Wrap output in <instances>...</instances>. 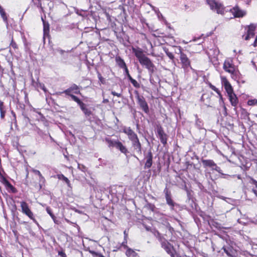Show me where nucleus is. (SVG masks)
<instances>
[{
    "instance_id": "nucleus-34",
    "label": "nucleus",
    "mask_w": 257,
    "mask_h": 257,
    "mask_svg": "<svg viewBox=\"0 0 257 257\" xmlns=\"http://www.w3.org/2000/svg\"><path fill=\"white\" fill-rule=\"evenodd\" d=\"M85 114L87 116H89L91 114V111L87 108L83 111Z\"/></svg>"
},
{
    "instance_id": "nucleus-42",
    "label": "nucleus",
    "mask_w": 257,
    "mask_h": 257,
    "mask_svg": "<svg viewBox=\"0 0 257 257\" xmlns=\"http://www.w3.org/2000/svg\"><path fill=\"white\" fill-rule=\"evenodd\" d=\"M41 88L43 90L44 92H46L47 91V90L44 84L41 85Z\"/></svg>"
},
{
    "instance_id": "nucleus-29",
    "label": "nucleus",
    "mask_w": 257,
    "mask_h": 257,
    "mask_svg": "<svg viewBox=\"0 0 257 257\" xmlns=\"http://www.w3.org/2000/svg\"><path fill=\"white\" fill-rule=\"evenodd\" d=\"M134 87L139 88L140 87V84L134 79L131 81Z\"/></svg>"
},
{
    "instance_id": "nucleus-54",
    "label": "nucleus",
    "mask_w": 257,
    "mask_h": 257,
    "mask_svg": "<svg viewBox=\"0 0 257 257\" xmlns=\"http://www.w3.org/2000/svg\"><path fill=\"white\" fill-rule=\"evenodd\" d=\"M61 254L62 256H64L65 255V253H62Z\"/></svg>"
},
{
    "instance_id": "nucleus-13",
    "label": "nucleus",
    "mask_w": 257,
    "mask_h": 257,
    "mask_svg": "<svg viewBox=\"0 0 257 257\" xmlns=\"http://www.w3.org/2000/svg\"><path fill=\"white\" fill-rule=\"evenodd\" d=\"M71 92H73L76 94L80 93L78 87L76 84L72 85L71 87L64 91V93L68 95H72L71 94Z\"/></svg>"
},
{
    "instance_id": "nucleus-14",
    "label": "nucleus",
    "mask_w": 257,
    "mask_h": 257,
    "mask_svg": "<svg viewBox=\"0 0 257 257\" xmlns=\"http://www.w3.org/2000/svg\"><path fill=\"white\" fill-rule=\"evenodd\" d=\"M255 30V27L253 25H250L248 27L247 32V35L245 37V40H248L251 38H252L254 36V31Z\"/></svg>"
},
{
    "instance_id": "nucleus-57",
    "label": "nucleus",
    "mask_w": 257,
    "mask_h": 257,
    "mask_svg": "<svg viewBox=\"0 0 257 257\" xmlns=\"http://www.w3.org/2000/svg\"><path fill=\"white\" fill-rule=\"evenodd\" d=\"M233 52H234V53H236V50H233Z\"/></svg>"
},
{
    "instance_id": "nucleus-33",
    "label": "nucleus",
    "mask_w": 257,
    "mask_h": 257,
    "mask_svg": "<svg viewBox=\"0 0 257 257\" xmlns=\"http://www.w3.org/2000/svg\"><path fill=\"white\" fill-rule=\"evenodd\" d=\"M176 53L180 54L181 55V53H183L182 52V50L181 47L179 46L177 47V50L175 51Z\"/></svg>"
},
{
    "instance_id": "nucleus-37",
    "label": "nucleus",
    "mask_w": 257,
    "mask_h": 257,
    "mask_svg": "<svg viewBox=\"0 0 257 257\" xmlns=\"http://www.w3.org/2000/svg\"><path fill=\"white\" fill-rule=\"evenodd\" d=\"M5 110V106L4 105V102L0 100V111H4Z\"/></svg>"
},
{
    "instance_id": "nucleus-25",
    "label": "nucleus",
    "mask_w": 257,
    "mask_h": 257,
    "mask_svg": "<svg viewBox=\"0 0 257 257\" xmlns=\"http://www.w3.org/2000/svg\"><path fill=\"white\" fill-rule=\"evenodd\" d=\"M39 176L40 177V178H39V182H40L39 185H40V188H41L42 186V185H43L45 183V179L44 177L42 176V174H41V175H40Z\"/></svg>"
},
{
    "instance_id": "nucleus-38",
    "label": "nucleus",
    "mask_w": 257,
    "mask_h": 257,
    "mask_svg": "<svg viewBox=\"0 0 257 257\" xmlns=\"http://www.w3.org/2000/svg\"><path fill=\"white\" fill-rule=\"evenodd\" d=\"M79 105L80 106V107L81 109L82 110V111H83L84 109L86 108V107L85 106L84 103L82 102H81V103H80L79 104Z\"/></svg>"
},
{
    "instance_id": "nucleus-55",
    "label": "nucleus",
    "mask_w": 257,
    "mask_h": 257,
    "mask_svg": "<svg viewBox=\"0 0 257 257\" xmlns=\"http://www.w3.org/2000/svg\"><path fill=\"white\" fill-rule=\"evenodd\" d=\"M224 251H225L227 253H228L227 251L226 250V249H224Z\"/></svg>"
},
{
    "instance_id": "nucleus-36",
    "label": "nucleus",
    "mask_w": 257,
    "mask_h": 257,
    "mask_svg": "<svg viewBox=\"0 0 257 257\" xmlns=\"http://www.w3.org/2000/svg\"><path fill=\"white\" fill-rule=\"evenodd\" d=\"M10 45L14 49H17L18 48L17 44L13 41V39L12 40Z\"/></svg>"
},
{
    "instance_id": "nucleus-2",
    "label": "nucleus",
    "mask_w": 257,
    "mask_h": 257,
    "mask_svg": "<svg viewBox=\"0 0 257 257\" xmlns=\"http://www.w3.org/2000/svg\"><path fill=\"white\" fill-rule=\"evenodd\" d=\"M223 68L226 72H227L231 74L233 79L236 80L237 81H239L240 80V74L238 71L235 70L232 60H226L223 63Z\"/></svg>"
},
{
    "instance_id": "nucleus-43",
    "label": "nucleus",
    "mask_w": 257,
    "mask_h": 257,
    "mask_svg": "<svg viewBox=\"0 0 257 257\" xmlns=\"http://www.w3.org/2000/svg\"><path fill=\"white\" fill-rule=\"evenodd\" d=\"M123 69L124 70L125 74L126 75V76H127L128 74H130V73H129V71H128V70L127 67H126L125 68H124Z\"/></svg>"
},
{
    "instance_id": "nucleus-19",
    "label": "nucleus",
    "mask_w": 257,
    "mask_h": 257,
    "mask_svg": "<svg viewBox=\"0 0 257 257\" xmlns=\"http://www.w3.org/2000/svg\"><path fill=\"white\" fill-rule=\"evenodd\" d=\"M231 11L235 17H240L244 15L243 12L239 10L237 7L233 8Z\"/></svg>"
},
{
    "instance_id": "nucleus-41",
    "label": "nucleus",
    "mask_w": 257,
    "mask_h": 257,
    "mask_svg": "<svg viewBox=\"0 0 257 257\" xmlns=\"http://www.w3.org/2000/svg\"><path fill=\"white\" fill-rule=\"evenodd\" d=\"M111 94L112 95H114V96H117V97H120L121 96V94L120 93H116L115 91H111Z\"/></svg>"
},
{
    "instance_id": "nucleus-10",
    "label": "nucleus",
    "mask_w": 257,
    "mask_h": 257,
    "mask_svg": "<svg viewBox=\"0 0 257 257\" xmlns=\"http://www.w3.org/2000/svg\"><path fill=\"white\" fill-rule=\"evenodd\" d=\"M123 132L128 136V139L132 142L138 139L137 134L130 127L123 128Z\"/></svg>"
},
{
    "instance_id": "nucleus-31",
    "label": "nucleus",
    "mask_w": 257,
    "mask_h": 257,
    "mask_svg": "<svg viewBox=\"0 0 257 257\" xmlns=\"http://www.w3.org/2000/svg\"><path fill=\"white\" fill-rule=\"evenodd\" d=\"M126 243H127V239H126V235L125 236L124 241L122 242L121 245L122 246L124 247V248H126V249H127V248L129 247L127 246Z\"/></svg>"
},
{
    "instance_id": "nucleus-15",
    "label": "nucleus",
    "mask_w": 257,
    "mask_h": 257,
    "mask_svg": "<svg viewBox=\"0 0 257 257\" xmlns=\"http://www.w3.org/2000/svg\"><path fill=\"white\" fill-rule=\"evenodd\" d=\"M146 162L145 165V168H150L152 165L153 162V154L151 151H150L146 157Z\"/></svg>"
},
{
    "instance_id": "nucleus-9",
    "label": "nucleus",
    "mask_w": 257,
    "mask_h": 257,
    "mask_svg": "<svg viewBox=\"0 0 257 257\" xmlns=\"http://www.w3.org/2000/svg\"><path fill=\"white\" fill-rule=\"evenodd\" d=\"M202 163L204 167H209L212 168V170H214L220 173L221 169L212 160H202Z\"/></svg>"
},
{
    "instance_id": "nucleus-53",
    "label": "nucleus",
    "mask_w": 257,
    "mask_h": 257,
    "mask_svg": "<svg viewBox=\"0 0 257 257\" xmlns=\"http://www.w3.org/2000/svg\"><path fill=\"white\" fill-rule=\"evenodd\" d=\"M55 223H57V222L56 220V217H55V221H54Z\"/></svg>"
},
{
    "instance_id": "nucleus-26",
    "label": "nucleus",
    "mask_w": 257,
    "mask_h": 257,
    "mask_svg": "<svg viewBox=\"0 0 257 257\" xmlns=\"http://www.w3.org/2000/svg\"><path fill=\"white\" fill-rule=\"evenodd\" d=\"M165 52L167 56L170 59L173 60L174 58V55L172 53L169 52L168 49H165Z\"/></svg>"
},
{
    "instance_id": "nucleus-58",
    "label": "nucleus",
    "mask_w": 257,
    "mask_h": 257,
    "mask_svg": "<svg viewBox=\"0 0 257 257\" xmlns=\"http://www.w3.org/2000/svg\"><path fill=\"white\" fill-rule=\"evenodd\" d=\"M241 82H242V83H244V81H241Z\"/></svg>"
},
{
    "instance_id": "nucleus-39",
    "label": "nucleus",
    "mask_w": 257,
    "mask_h": 257,
    "mask_svg": "<svg viewBox=\"0 0 257 257\" xmlns=\"http://www.w3.org/2000/svg\"><path fill=\"white\" fill-rule=\"evenodd\" d=\"M32 172L38 176H40L41 174V172L39 170L33 169Z\"/></svg>"
},
{
    "instance_id": "nucleus-32",
    "label": "nucleus",
    "mask_w": 257,
    "mask_h": 257,
    "mask_svg": "<svg viewBox=\"0 0 257 257\" xmlns=\"http://www.w3.org/2000/svg\"><path fill=\"white\" fill-rule=\"evenodd\" d=\"M0 14H1V16L2 17L3 19L4 20V21L5 22H7L8 19H7V17L5 12L4 11V12H3L2 13H1Z\"/></svg>"
},
{
    "instance_id": "nucleus-27",
    "label": "nucleus",
    "mask_w": 257,
    "mask_h": 257,
    "mask_svg": "<svg viewBox=\"0 0 257 257\" xmlns=\"http://www.w3.org/2000/svg\"><path fill=\"white\" fill-rule=\"evenodd\" d=\"M69 96L74 101L76 102L78 105L82 102L77 97L74 95H70Z\"/></svg>"
},
{
    "instance_id": "nucleus-16",
    "label": "nucleus",
    "mask_w": 257,
    "mask_h": 257,
    "mask_svg": "<svg viewBox=\"0 0 257 257\" xmlns=\"http://www.w3.org/2000/svg\"><path fill=\"white\" fill-rule=\"evenodd\" d=\"M228 96L231 105L236 106L238 103V99L235 93L233 92L230 94H228Z\"/></svg>"
},
{
    "instance_id": "nucleus-35",
    "label": "nucleus",
    "mask_w": 257,
    "mask_h": 257,
    "mask_svg": "<svg viewBox=\"0 0 257 257\" xmlns=\"http://www.w3.org/2000/svg\"><path fill=\"white\" fill-rule=\"evenodd\" d=\"M250 183L254 184L255 187L257 188V181H256L255 179H254L252 177H250Z\"/></svg>"
},
{
    "instance_id": "nucleus-56",
    "label": "nucleus",
    "mask_w": 257,
    "mask_h": 257,
    "mask_svg": "<svg viewBox=\"0 0 257 257\" xmlns=\"http://www.w3.org/2000/svg\"><path fill=\"white\" fill-rule=\"evenodd\" d=\"M100 257H104L103 255H101Z\"/></svg>"
},
{
    "instance_id": "nucleus-50",
    "label": "nucleus",
    "mask_w": 257,
    "mask_h": 257,
    "mask_svg": "<svg viewBox=\"0 0 257 257\" xmlns=\"http://www.w3.org/2000/svg\"><path fill=\"white\" fill-rule=\"evenodd\" d=\"M4 181L7 183H8V181L4 178H3Z\"/></svg>"
},
{
    "instance_id": "nucleus-4",
    "label": "nucleus",
    "mask_w": 257,
    "mask_h": 257,
    "mask_svg": "<svg viewBox=\"0 0 257 257\" xmlns=\"http://www.w3.org/2000/svg\"><path fill=\"white\" fill-rule=\"evenodd\" d=\"M207 4L212 10L216 11L217 14L224 13V9L222 5L216 0H206Z\"/></svg>"
},
{
    "instance_id": "nucleus-1",
    "label": "nucleus",
    "mask_w": 257,
    "mask_h": 257,
    "mask_svg": "<svg viewBox=\"0 0 257 257\" xmlns=\"http://www.w3.org/2000/svg\"><path fill=\"white\" fill-rule=\"evenodd\" d=\"M132 51L136 57L138 58L140 64L145 66L149 72L153 73L154 72L155 65L151 59L146 56L142 50L140 48L136 49L133 48Z\"/></svg>"
},
{
    "instance_id": "nucleus-47",
    "label": "nucleus",
    "mask_w": 257,
    "mask_h": 257,
    "mask_svg": "<svg viewBox=\"0 0 257 257\" xmlns=\"http://www.w3.org/2000/svg\"><path fill=\"white\" fill-rule=\"evenodd\" d=\"M210 87L212 88V89H213V90H214L216 91V87H215L214 86H213V85H211Z\"/></svg>"
},
{
    "instance_id": "nucleus-44",
    "label": "nucleus",
    "mask_w": 257,
    "mask_h": 257,
    "mask_svg": "<svg viewBox=\"0 0 257 257\" xmlns=\"http://www.w3.org/2000/svg\"><path fill=\"white\" fill-rule=\"evenodd\" d=\"M150 6L152 8V9L156 12H157V11H158V10L157 8H156L155 7L153 6L152 5H150Z\"/></svg>"
},
{
    "instance_id": "nucleus-6",
    "label": "nucleus",
    "mask_w": 257,
    "mask_h": 257,
    "mask_svg": "<svg viewBox=\"0 0 257 257\" xmlns=\"http://www.w3.org/2000/svg\"><path fill=\"white\" fill-rule=\"evenodd\" d=\"M180 59L182 68L184 69L185 72H188L189 69L191 68L190 61L189 58L187 57L186 54L181 53V55L180 56Z\"/></svg>"
},
{
    "instance_id": "nucleus-3",
    "label": "nucleus",
    "mask_w": 257,
    "mask_h": 257,
    "mask_svg": "<svg viewBox=\"0 0 257 257\" xmlns=\"http://www.w3.org/2000/svg\"><path fill=\"white\" fill-rule=\"evenodd\" d=\"M20 205L22 213L27 215L30 219L32 220L35 223H37V221L35 218L34 213L31 210L28 203L25 201H21L20 202Z\"/></svg>"
},
{
    "instance_id": "nucleus-22",
    "label": "nucleus",
    "mask_w": 257,
    "mask_h": 257,
    "mask_svg": "<svg viewBox=\"0 0 257 257\" xmlns=\"http://www.w3.org/2000/svg\"><path fill=\"white\" fill-rule=\"evenodd\" d=\"M42 20L43 22V30L44 36L48 35L49 31V25L48 23H46L42 18Z\"/></svg>"
},
{
    "instance_id": "nucleus-20",
    "label": "nucleus",
    "mask_w": 257,
    "mask_h": 257,
    "mask_svg": "<svg viewBox=\"0 0 257 257\" xmlns=\"http://www.w3.org/2000/svg\"><path fill=\"white\" fill-rule=\"evenodd\" d=\"M115 61L117 65L121 68L124 69L126 67V64L124 60L119 56L115 57Z\"/></svg>"
},
{
    "instance_id": "nucleus-49",
    "label": "nucleus",
    "mask_w": 257,
    "mask_h": 257,
    "mask_svg": "<svg viewBox=\"0 0 257 257\" xmlns=\"http://www.w3.org/2000/svg\"><path fill=\"white\" fill-rule=\"evenodd\" d=\"M108 102V100L107 99H103V103H107Z\"/></svg>"
},
{
    "instance_id": "nucleus-48",
    "label": "nucleus",
    "mask_w": 257,
    "mask_h": 257,
    "mask_svg": "<svg viewBox=\"0 0 257 257\" xmlns=\"http://www.w3.org/2000/svg\"><path fill=\"white\" fill-rule=\"evenodd\" d=\"M4 11H5V10H4V9L2 7L0 8V14L2 13Z\"/></svg>"
},
{
    "instance_id": "nucleus-46",
    "label": "nucleus",
    "mask_w": 257,
    "mask_h": 257,
    "mask_svg": "<svg viewBox=\"0 0 257 257\" xmlns=\"http://www.w3.org/2000/svg\"><path fill=\"white\" fill-rule=\"evenodd\" d=\"M252 192L255 195V196L257 197V191L255 189L252 190Z\"/></svg>"
},
{
    "instance_id": "nucleus-18",
    "label": "nucleus",
    "mask_w": 257,
    "mask_h": 257,
    "mask_svg": "<svg viewBox=\"0 0 257 257\" xmlns=\"http://www.w3.org/2000/svg\"><path fill=\"white\" fill-rule=\"evenodd\" d=\"M115 148L119 150V151L123 154H126L127 153V149L119 141H117L115 145Z\"/></svg>"
},
{
    "instance_id": "nucleus-51",
    "label": "nucleus",
    "mask_w": 257,
    "mask_h": 257,
    "mask_svg": "<svg viewBox=\"0 0 257 257\" xmlns=\"http://www.w3.org/2000/svg\"><path fill=\"white\" fill-rule=\"evenodd\" d=\"M124 237H125L126 235V237L127 236V234H126V231H125V230L124 231Z\"/></svg>"
},
{
    "instance_id": "nucleus-28",
    "label": "nucleus",
    "mask_w": 257,
    "mask_h": 257,
    "mask_svg": "<svg viewBox=\"0 0 257 257\" xmlns=\"http://www.w3.org/2000/svg\"><path fill=\"white\" fill-rule=\"evenodd\" d=\"M78 168L83 172H85L87 170V169L85 166L80 164H78Z\"/></svg>"
},
{
    "instance_id": "nucleus-7",
    "label": "nucleus",
    "mask_w": 257,
    "mask_h": 257,
    "mask_svg": "<svg viewBox=\"0 0 257 257\" xmlns=\"http://www.w3.org/2000/svg\"><path fill=\"white\" fill-rule=\"evenodd\" d=\"M135 93L137 94V98L138 104H139L141 108L146 113H149V106L146 101L145 100V98L143 96H140L137 91H136Z\"/></svg>"
},
{
    "instance_id": "nucleus-52",
    "label": "nucleus",
    "mask_w": 257,
    "mask_h": 257,
    "mask_svg": "<svg viewBox=\"0 0 257 257\" xmlns=\"http://www.w3.org/2000/svg\"><path fill=\"white\" fill-rule=\"evenodd\" d=\"M237 178H238V179H241L240 176V175H238V176H237Z\"/></svg>"
},
{
    "instance_id": "nucleus-24",
    "label": "nucleus",
    "mask_w": 257,
    "mask_h": 257,
    "mask_svg": "<svg viewBox=\"0 0 257 257\" xmlns=\"http://www.w3.org/2000/svg\"><path fill=\"white\" fill-rule=\"evenodd\" d=\"M106 142L107 143L109 147H115V145L117 141L111 140L107 139H106Z\"/></svg>"
},
{
    "instance_id": "nucleus-11",
    "label": "nucleus",
    "mask_w": 257,
    "mask_h": 257,
    "mask_svg": "<svg viewBox=\"0 0 257 257\" xmlns=\"http://www.w3.org/2000/svg\"><path fill=\"white\" fill-rule=\"evenodd\" d=\"M164 192L167 204L170 206L171 210H173L175 203L171 198L170 192L167 189H165Z\"/></svg>"
},
{
    "instance_id": "nucleus-21",
    "label": "nucleus",
    "mask_w": 257,
    "mask_h": 257,
    "mask_svg": "<svg viewBox=\"0 0 257 257\" xmlns=\"http://www.w3.org/2000/svg\"><path fill=\"white\" fill-rule=\"evenodd\" d=\"M125 254L127 257H139V254L131 248H128L126 249Z\"/></svg>"
},
{
    "instance_id": "nucleus-5",
    "label": "nucleus",
    "mask_w": 257,
    "mask_h": 257,
    "mask_svg": "<svg viewBox=\"0 0 257 257\" xmlns=\"http://www.w3.org/2000/svg\"><path fill=\"white\" fill-rule=\"evenodd\" d=\"M159 239L161 243L162 247L169 254L171 257H175L173 246L167 240L161 237H160Z\"/></svg>"
},
{
    "instance_id": "nucleus-17",
    "label": "nucleus",
    "mask_w": 257,
    "mask_h": 257,
    "mask_svg": "<svg viewBox=\"0 0 257 257\" xmlns=\"http://www.w3.org/2000/svg\"><path fill=\"white\" fill-rule=\"evenodd\" d=\"M132 145L134 149L139 153L142 152V146L139 139L132 142Z\"/></svg>"
},
{
    "instance_id": "nucleus-59",
    "label": "nucleus",
    "mask_w": 257,
    "mask_h": 257,
    "mask_svg": "<svg viewBox=\"0 0 257 257\" xmlns=\"http://www.w3.org/2000/svg\"><path fill=\"white\" fill-rule=\"evenodd\" d=\"M1 7H2V6L0 5V8H1Z\"/></svg>"
},
{
    "instance_id": "nucleus-30",
    "label": "nucleus",
    "mask_w": 257,
    "mask_h": 257,
    "mask_svg": "<svg viewBox=\"0 0 257 257\" xmlns=\"http://www.w3.org/2000/svg\"><path fill=\"white\" fill-rule=\"evenodd\" d=\"M46 211H47V213L51 216V217L53 219V221H55V216L52 213L50 208L49 207H47L46 208Z\"/></svg>"
},
{
    "instance_id": "nucleus-8",
    "label": "nucleus",
    "mask_w": 257,
    "mask_h": 257,
    "mask_svg": "<svg viewBox=\"0 0 257 257\" xmlns=\"http://www.w3.org/2000/svg\"><path fill=\"white\" fill-rule=\"evenodd\" d=\"M221 84L224 86L227 95L233 93V90L232 86L226 78L224 76H221Z\"/></svg>"
},
{
    "instance_id": "nucleus-23",
    "label": "nucleus",
    "mask_w": 257,
    "mask_h": 257,
    "mask_svg": "<svg viewBox=\"0 0 257 257\" xmlns=\"http://www.w3.org/2000/svg\"><path fill=\"white\" fill-rule=\"evenodd\" d=\"M57 178L60 180H62L68 185L70 186V181L69 179L65 177L63 174H58L57 175Z\"/></svg>"
},
{
    "instance_id": "nucleus-45",
    "label": "nucleus",
    "mask_w": 257,
    "mask_h": 257,
    "mask_svg": "<svg viewBox=\"0 0 257 257\" xmlns=\"http://www.w3.org/2000/svg\"><path fill=\"white\" fill-rule=\"evenodd\" d=\"M127 76L128 78L129 79V80H130V81H131L132 80H133V78L131 77V76L130 75V74H128V75H127Z\"/></svg>"
},
{
    "instance_id": "nucleus-12",
    "label": "nucleus",
    "mask_w": 257,
    "mask_h": 257,
    "mask_svg": "<svg viewBox=\"0 0 257 257\" xmlns=\"http://www.w3.org/2000/svg\"><path fill=\"white\" fill-rule=\"evenodd\" d=\"M157 133L161 142L164 145H165L167 141V135L165 134L161 127H160L157 129Z\"/></svg>"
},
{
    "instance_id": "nucleus-40",
    "label": "nucleus",
    "mask_w": 257,
    "mask_h": 257,
    "mask_svg": "<svg viewBox=\"0 0 257 257\" xmlns=\"http://www.w3.org/2000/svg\"><path fill=\"white\" fill-rule=\"evenodd\" d=\"M1 117L2 119H4L5 116L6 111H1Z\"/></svg>"
}]
</instances>
